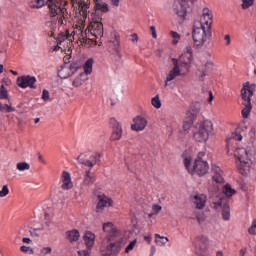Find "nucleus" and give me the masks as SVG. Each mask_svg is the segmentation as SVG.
Here are the masks:
<instances>
[{"mask_svg": "<svg viewBox=\"0 0 256 256\" xmlns=\"http://www.w3.org/2000/svg\"><path fill=\"white\" fill-rule=\"evenodd\" d=\"M38 160L40 161V163H43V165H45L47 163V161H45V159L43 158V156L41 154H38Z\"/></svg>", "mask_w": 256, "mask_h": 256, "instance_id": "obj_63", "label": "nucleus"}, {"mask_svg": "<svg viewBox=\"0 0 256 256\" xmlns=\"http://www.w3.org/2000/svg\"><path fill=\"white\" fill-rule=\"evenodd\" d=\"M97 13H109L110 7L107 0H94Z\"/></svg>", "mask_w": 256, "mask_h": 256, "instance_id": "obj_22", "label": "nucleus"}, {"mask_svg": "<svg viewBox=\"0 0 256 256\" xmlns=\"http://www.w3.org/2000/svg\"><path fill=\"white\" fill-rule=\"evenodd\" d=\"M212 181L210 183L209 190L213 193L219 191V187L225 183V178H223V170L217 164H212Z\"/></svg>", "mask_w": 256, "mask_h": 256, "instance_id": "obj_7", "label": "nucleus"}, {"mask_svg": "<svg viewBox=\"0 0 256 256\" xmlns=\"http://www.w3.org/2000/svg\"><path fill=\"white\" fill-rule=\"evenodd\" d=\"M177 61L180 63L183 69H188V72H189V69L191 68V64L193 63V55L189 56V54L182 53L179 56V58H177Z\"/></svg>", "mask_w": 256, "mask_h": 256, "instance_id": "obj_20", "label": "nucleus"}, {"mask_svg": "<svg viewBox=\"0 0 256 256\" xmlns=\"http://www.w3.org/2000/svg\"><path fill=\"white\" fill-rule=\"evenodd\" d=\"M144 241H146L149 245H151V236L149 234L145 235Z\"/></svg>", "mask_w": 256, "mask_h": 256, "instance_id": "obj_62", "label": "nucleus"}, {"mask_svg": "<svg viewBox=\"0 0 256 256\" xmlns=\"http://www.w3.org/2000/svg\"><path fill=\"white\" fill-rule=\"evenodd\" d=\"M200 129H213V122L209 119H204L199 123Z\"/></svg>", "mask_w": 256, "mask_h": 256, "instance_id": "obj_35", "label": "nucleus"}, {"mask_svg": "<svg viewBox=\"0 0 256 256\" xmlns=\"http://www.w3.org/2000/svg\"><path fill=\"white\" fill-rule=\"evenodd\" d=\"M170 37H172V45H177L181 41V34L175 31H170Z\"/></svg>", "mask_w": 256, "mask_h": 256, "instance_id": "obj_37", "label": "nucleus"}, {"mask_svg": "<svg viewBox=\"0 0 256 256\" xmlns=\"http://www.w3.org/2000/svg\"><path fill=\"white\" fill-rule=\"evenodd\" d=\"M255 5V0H241V9H243V11H249V9L251 7H253Z\"/></svg>", "mask_w": 256, "mask_h": 256, "instance_id": "obj_34", "label": "nucleus"}, {"mask_svg": "<svg viewBox=\"0 0 256 256\" xmlns=\"http://www.w3.org/2000/svg\"><path fill=\"white\" fill-rule=\"evenodd\" d=\"M20 251H22V253H27L28 255H33V248L29 246H21Z\"/></svg>", "mask_w": 256, "mask_h": 256, "instance_id": "obj_48", "label": "nucleus"}, {"mask_svg": "<svg viewBox=\"0 0 256 256\" xmlns=\"http://www.w3.org/2000/svg\"><path fill=\"white\" fill-rule=\"evenodd\" d=\"M192 219H197L199 223H203V221H205V217L203 214H199V212H194Z\"/></svg>", "mask_w": 256, "mask_h": 256, "instance_id": "obj_50", "label": "nucleus"}, {"mask_svg": "<svg viewBox=\"0 0 256 256\" xmlns=\"http://www.w3.org/2000/svg\"><path fill=\"white\" fill-rule=\"evenodd\" d=\"M150 253H151V256L155 255V253H157V248L155 246H151Z\"/></svg>", "mask_w": 256, "mask_h": 256, "instance_id": "obj_64", "label": "nucleus"}, {"mask_svg": "<svg viewBox=\"0 0 256 256\" xmlns=\"http://www.w3.org/2000/svg\"><path fill=\"white\" fill-rule=\"evenodd\" d=\"M121 137H123V130L116 129L112 132V136H111L112 141H119Z\"/></svg>", "mask_w": 256, "mask_h": 256, "instance_id": "obj_42", "label": "nucleus"}, {"mask_svg": "<svg viewBox=\"0 0 256 256\" xmlns=\"http://www.w3.org/2000/svg\"><path fill=\"white\" fill-rule=\"evenodd\" d=\"M110 123V127H112V129H121V127H123L121 125V123H119V121H117L115 118H111L109 120Z\"/></svg>", "mask_w": 256, "mask_h": 256, "instance_id": "obj_43", "label": "nucleus"}, {"mask_svg": "<svg viewBox=\"0 0 256 256\" xmlns=\"http://www.w3.org/2000/svg\"><path fill=\"white\" fill-rule=\"evenodd\" d=\"M52 251H53V249H51V247H44L40 251V256L51 255Z\"/></svg>", "mask_w": 256, "mask_h": 256, "instance_id": "obj_47", "label": "nucleus"}, {"mask_svg": "<svg viewBox=\"0 0 256 256\" xmlns=\"http://www.w3.org/2000/svg\"><path fill=\"white\" fill-rule=\"evenodd\" d=\"M130 41L133 43V45H137V43H139V35H137V33L131 34Z\"/></svg>", "mask_w": 256, "mask_h": 256, "instance_id": "obj_52", "label": "nucleus"}, {"mask_svg": "<svg viewBox=\"0 0 256 256\" xmlns=\"http://www.w3.org/2000/svg\"><path fill=\"white\" fill-rule=\"evenodd\" d=\"M86 80L87 77L85 76V74L80 73L78 76L74 78V80L72 81V85L73 87H81V85H83V83H85Z\"/></svg>", "mask_w": 256, "mask_h": 256, "instance_id": "obj_31", "label": "nucleus"}, {"mask_svg": "<svg viewBox=\"0 0 256 256\" xmlns=\"http://www.w3.org/2000/svg\"><path fill=\"white\" fill-rule=\"evenodd\" d=\"M222 217L224 221H231V209L229 204L223 205Z\"/></svg>", "mask_w": 256, "mask_h": 256, "instance_id": "obj_33", "label": "nucleus"}, {"mask_svg": "<svg viewBox=\"0 0 256 256\" xmlns=\"http://www.w3.org/2000/svg\"><path fill=\"white\" fill-rule=\"evenodd\" d=\"M66 237L70 243H75L81 237V234L79 233V230L73 229L66 232Z\"/></svg>", "mask_w": 256, "mask_h": 256, "instance_id": "obj_27", "label": "nucleus"}, {"mask_svg": "<svg viewBox=\"0 0 256 256\" xmlns=\"http://www.w3.org/2000/svg\"><path fill=\"white\" fill-rule=\"evenodd\" d=\"M172 64L173 68L166 74L164 79L165 87H171L177 77H185L188 73V69L183 68L181 63L177 61V58H172Z\"/></svg>", "mask_w": 256, "mask_h": 256, "instance_id": "obj_5", "label": "nucleus"}, {"mask_svg": "<svg viewBox=\"0 0 256 256\" xmlns=\"http://www.w3.org/2000/svg\"><path fill=\"white\" fill-rule=\"evenodd\" d=\"M102 231L106 234L105 241H114L119 237H123V232L113 222L104 223L102 225Z\"/></svg>", "mask_w": 256, "mask_h": 256, "instance_id": "obj_8", "label": "nucleus"}, {"mask_svg": "<svg viewBox=\"0 0 256 256\" xmlns=\"http://www.w3.org/2000/svg\"><path fill=\"white\" fill-rule=\"evenodd\" d=\"M125 245V237L120 236L118 238H114V240H106V244L104 245L106 249V254L108 256H117L121 253V249Z\"/></svg>", "mask_w": 256, "mask_h": 256, "instance_id": "obj_6", "label": "nucleus"}, {"mask_svg": "<svg viewBox=\"0 0 256 256\" xmlns=\"http://www.w3.org/2000/svg\"><path fill=\"white\" fill-rule=\"evenodd\" d=\"M189 8V4L183 3L181 1H176L173 5L174 13L181 19H185L187 17V9Z\"/></svg>", "mask_w": 256, "mask_h": 256, "instance_id": "obj_17", "label": "nucleus"}, {"mask_svg": "<svg viewBox=\"0 0 256 256\" xmlns=\"http://www.w3.org/2000/svg\"><path fill=\"white\" fill-rule=\"evenodd\" d=\"M0 99H9V94L4 85H1L0 87Z\"/></svg>", "mask_w": 256, "mask_h": 256, "instance_id": "obj_45", "label": "nucleus"}, {"mask_svg": "<svg viewBox=\"0 0 256 256\" xmlns=\"http://www.w3.org/2000/svg\"><path fill=\"white\" fill-rule=\"evenodd\" d=\"M51 0H33L29 3L30 9H41V7H45Z\"/></svg>", "mask_w": 256, "mask_h": 256, "instance_id": "obj_29", "label": "nucleus"}, {"mask_svg": "<svg viewBox=\"0 0 256 256\" xmlns=\"http://www.w3.org/2000/svg\"><path fill=\"white\" fill-rule=\"evenodd\" d=\"M97 179L95 178V174L91 173V171H86V174L84 175L83 185L85 187H91L93 183H95Z\"/></svg>", "mask_w": 256, "mask_h": 256, "instance_id": "obj_26", "label": "nucleus"}, {"mask_svg": "<svg viewBox=\"0 0 256 256\" xmlns=\"http://www.w3.org/2000/svg\"><path fill=\"white\" fill-rule=\"evenodd\" d=\"M95 239H97V236H95V233L92 231L84 232L83 241L87 247V251L91 252V249H93V246L95 245Z\"/></svg>", "mask_w": 256, "mask_h": 256, "instance_id": "obj_18", "label": "nucleus"}, {"mask_svg": "<svg viewBox=\"0 0 256 256\" xmlns=\"http://www.w3.org/2000/svg\"><path fill=\"white\" fill-rule=\"evenodd\" d=\"M62 189L63 191H69V189H73V181L71 180V173L67 171L62 172Z\"/></svg>", "mask_w": 256, "mask_h": 256, "instance_id": "obj_19", "label": "nucleus"}, {"mask_svg": "<svg viewBox=\"0 0 256 256\" xmlns=\"http://www.w3.org/2000/svg\"><path fill=\"white\" fill-rule=\"evenodd\" d=\"M234 157L237 159V167L241 175L247 176L251 173V167H253V161L249 156V152L245 148H238L234 152Z\"/></svg>", "mask_w": 256, "mask_h": 256, "instance_id": "obj_4", "label": "nucleus"}, {"mask_svg": "<svg viewBox=\"0 0 256 256\" xmlns=\"http://www.w3.org/2000/svg\"><path fill=\"white\" fill-rule=\"evenodd\" d=\"M161 209H163V207H161V205L159 204L152 205V210L154 211V213H160Z\"/></svg>", "mask_w": 256, "mask_h": 256, "instance_id": "obj_55", "label": "nucleus"}, {"mask_svg": "<svg viewBox=\"0 0 256 256\" xmlns=\"http://www.w3.org/2000/svg\"><path fill=\"white\" fill-rule=\"evenodd\" d=\"M73 39L81 41L87 37V31H85V20L80 19L78 23L74 25V31L71 33Z\"/></svg>", "mask_w": 256, "mask_h": 256, "instance_id": "obj_15", "label": "nucleus"}, {"mask_svg": "<svg viewBox=\"0 0 256 256\" xmlns=\"http://www.w3.org/2000/svg\"><path fill=\"white\" fill-rule=\"evenodd\" d=\"M205 67H207V69H213V67H215V64L211 61L206 62Z\"/></svg>", "mask_w": 256, "mask_h": 256, "instance_id": "obj_60", "label": "nucleus"}, {"mask_svg": "<svg viewBox=\"0 0 256 256\" xmlns=\"http://www.w3.org/2000/svg\"><path fill=\"white\" fill-rule=\"evenodd\" d=\"M110 3L112 5V7L117 9V7H119V5L121 4V0H110Z\"/></svg>", "mask_w": 256, "mask_h": 256, "instance_id": "obj_58", "label": "nucleus"}, {"mask_svg": "<svg viewBox=\"0 0 256 256\" xmlns=\"http://www.w3.org/2000/svg\"><path fill=\"white\" fill-rule=\"evenodd\" d=\"M224 41H225L226 47H229V45H231V35L226 34V35L224 36Z\"/></svg>", "mask_w": 256, "mask_h": 256, "instance_id": "obj_57", "label": "nucleus"}, {"mask_svg": "<svg viewBox=\"0 0 256 256\" xmlns=\"http://www.w3.org/2000/svg\"><path fill=\"white\" fill-rule=\"evenodd\" d=\"M86 31L96 38L103 37V24L99 22L98 16H92L91 22Z\"/></svg>", "mask_w": 256, "mask_h": 256, "instance_id": "obj_10", "label": "nucleus"}, {"mask_svg": "<svg viewBox=\"0 0 256 256\" xmlns=\"http://www.w3.org/2000/svg\"><path fill=\"white\" fill-rule=\"evenodd\" d=\"M67 39H69L67 35H65V34H63V33H60V34L58 35V37H57V43H58V45H61V44L65 43V41H67Z\"/></svg>", "mask_w": 256, "mask_h": 256, "instance_id": "obj_46", "label": "nucleus"}, {"mask_svg": "<svg viewBox=\"0 0 256 256\" xmlns=\"http://www.w3.org/2000/svg\"><path fill=\"white\" fill-rule=\"evenodd\" d=\"M79 256H91V251L90 250H80L78 251Z\"/></svg>", "mask_w": 256, "mask_h": 256, "instance_id": "obj_56", "label": "nucleus"}, {"mask_svg": "<svg viewBox=\"0 0 256 256\" xmlns=\"http://www.w3.org/2000/svg\"><path fill=\"white\" fill-rule=\"evenodd\" d=\"M169 241L168 237L161 236V234H154V243L157 245V247H165Z\"/></svg>", "mask_w": 256, "mask_h": 256, "instance_id": "obj_28", "label": "nucleus"}, {"mask_svg": "<svg viewBox=\"0 0 256 256\" xmlns=\"http://www.w3.org/2000/svg\"><path fill=\"white\" fill-rule=\"evenodd\" d=\"M79 7L82 9V12L85 13L87 9H89V5L91 3L90 0H77Z\"/></svg>", "mask_w": 256, "mask_h": 256, "instance_id": "obj_39", "label": "nucleus"}, {"mask_svg": "<svg viewBox=\"0 0 256 256\" xmlns=\"http://www.w3.org/2000/svg\"><path fill=\"white\" fill-rule=\"evenodd\" d=\"M7 195H9V187L4 185L0 190V197H7Z\"/></svg>", "mask_w": 256, "mask_h": 256, "instance_id": "obj_49", "label": "nucleus"}, {"mask_svg": "<svg viewBox=\"0 0 256 256\" xmlns=\"http://www.w3.org/2000/svg\"><path fill=\"white\" fill-rule=\"evenodd\" d=\"M42 99H43V101H49L50 96H49V91L48 90H45V89L43 90Z\"/></svg>", "mask_w": 256, "mask_h": 256, "instance_id": "obj_53", "label": "nucleus"}, {"mask_svg": "<svg viewBox=\"0 0 256 256\" xmlns=\"http://www.w3.org/2000/svg\"><path fill=\"white\" fill-rule=\"evenodd\" d=\"M193 122V116L186 117L183 122V129H191V127H193Z\"/></svg>", "mask_w": 256, "mask_h": 256, "instance_id": "obj_40", "label": "nucleus"}, {"mask_svg": "<svg viewBox=\"0 0 256 256\" xmlns=\"http://www.w3.org/2000/svg\"><path fill=\"white\" fill-rule=\"evenodd\" d=\"M200 81H203L205 77H207V71H203L201 74H198Z\"/></svg>", "mask_w": 256, "mask_h": 256, "instance_id": "obj_61", "label": "nucleus"}, {"mask_svg": "<svg viewBox=\"0 0 256 256\" xmlns=\"http://www.w3.org/2000/svg\"><path fill=\"white\" fill-rule=\"evenodd\" d=\"M49 9L51 17L56 18L58 25H64L65 22H63V19L67 17V15H65V8H61L57 6V4H50Z\"/></svg>", "mask_w": 256, "mask_h": 256, "instance_id": "obj_12", "label": "nucleus"}, {"mask_svg": "<svg viewBox=\"0 0 256 256\" xmlns=\"http://www.w3.org/2000/svg\"><path fill=\"white\" fill-rule=\"evenodd\" d=\"M0 111H6L7 113H13L15 112V107H12V104H2L0 102Z\"/></svg>", "mask_w": 256, "mask_h": 256, "instance_id": "obj_41", "label": "nucleus"}, {"mask_svg": "<svg viewBox=\"0 0 256 256\" xmlns=\"http://www.w3.org/2000/svg\"><path fill=\"white\" fill-rule=\"evenodd\" d=\"M182 157L184 167L187 169L190 175H195V173H197V175L200 177L207 175L209 171V163H207V161L201 160V158H197L194 163H192L193 158L191 156L183 154Z\"/></svg>", "mask_w": 256, "mask_h": 256, "instance_id": "obj_2", "label": "nucleus"}, {"mask_svg": "<svg viewBox=\"0 0 256 256\" xmlns=\"http://www.w3.org/2000/svg\"><path fill=\"white\" fill-rule=\"evenodd\" d=\"M194 139H196L199 143H206V141L209 139V130L196 129L194 131Z\"/></svg>", "mask_w": 256, "mask_h": 256, "instance_id": "obj_21", "label": "nucleus"}, {"mask_svg": "<svg viewBox=\"0 0 256 256\" xmlns=\"http://www.w3.org/2000/svg\"><path fill=\"white\" fill-rule=\"evenodd\" d=\"M213 25V12L207 7L202 9L199 19L193 24L192 41L195 49H203L207 47L213 37L211 26Z\"/></svg>", "mask_w": 256, "mask_h": 256, "instance_id": "obj_1", "label": "nucleus"}, {"mask_svg": "<svg viewBox=\"0 0 256 256\" xmlns=\"http://www.w3.org/2000/svg\"><path fill=\"white\" fill-rule=\"evenodd\" d=\"M16 168L18 171H29L31 169V165L27 162H18L16 164Z\"/></svg>", "mask_w": 256, "mask_h": 256, "instance_id": "obj_38", "label": "nucleus"}, {"mask_svg": "<svg viewBox=\"0 0 256 256\" xmlns=\"http://www.w3.org/2000/svg\"><path fill=\"white\" fill-rule=\"evenodd\" d=\"M135 245H137V239H134L132 242L128 244V246L125 248V253H131V251L135 249Z\"/></svg>", "mask_w": 256, "mask_h": 256, "instance_id": "obj_44", "label": "nucleus"}, {"mask_svg": "<svg viewBox=\"0 0 256 256\" xmlns=\"http://www.w3.org/2000/svg\"><path fill=\"white\" fill-rule=\"evenodd\" d=\"M112 46L113 49H110V53H112V55H117L119 57H121V52L119 50V47H121V39L119 38V34L115 33L114 34V40L112 41Z\"/></svg>", "mask_w": 256, "mask_h": 256, "instance_id": "obj_25", "label": "nucleus"}, {"mask_svg": "<svg viewBox=\"0 0 256 256\" xmlns=\"http://www.w3.org/2000/svg\"><path fill=\"white\" fill-rule=\"evenodd\" d=\"M93 63H95V60L93 58L88 59L84 64V75H91L93 73Z\"/></svg>", "mask_w": 256, "mask_h": 256, "instance_id": "obj_30", "label": "nucleus"}, {"mask_svg": "<svg viewBox=\"0 0 256 256\" xmlns=\"http://www.w3.org/2000/svg\"><path fill=\"white\" fill-rule=\"evenodd\" d=\"M255 89L256 85L255 84H250L249 82H245L242 85L241 89V95L243 99L242 105H244V108L241 111V115L243 119H247L249 115H251V110L253 109V106L251 105V98L253 95H255Z\"/></svg>", "mask_w": 256, "mask_h": 256, "instance_id": "obj_3", "label": "nucleus"}, {"mask_svg": "<svg viewBox=\"0 0 256 256\" xmlns=\"http://www.w3.org/2000/svg\"><path fill=\"white\" fill-rule=\"evenodd\" d=\"M222 191H223V194L228 198L233 197V195L237 193V191L231 186V184L224 185Z\"/></svg>", "mask_w": 256, "mask_h": 256, "instance_id": "obj_32", "label": "nucleus"}, {"mask_svg": "<svg viewBox=\"0 0 256 256\" xmlns=\"http://www.w3.org/2000/svg\"><path fill=\"white\" fill-rule=\"evenodd\" d=\"M191 201L196 209H205V205H207V196L203 193H196L191 196Z\"/></svg>", "mask_w": 256, "mask_h": 256, "instance_id": "obj_16", "label": "nucleus"}, {"mask_svg": "<svg viewBox=\"0 0 256 256\" xmlns=\"http://www.w3.org/2000/svg\"><path fill=\"white\" fill-rule=\"evenodd\" d=\"M221 205H222L221 200H217V201L212 202V207L214 209H219V207H221Z\"/></svg>", "mask_w": 256, "mask_h": 256, "instance_id": "obj_59", "label": "nucleus"}, {"mask_svg": "<svg viewBox=\"0 0 256 256\" xmlns=\"http://www.w3.org/2000/svg\"><path fill=\"white\" fill-rule=\"evenodd\" d=\"M245 132L243 130H234L227 136L226 143L229 145L231 141H243V134Z\"/></svg>", "mask_w": 256, "mask_h": 256, "instance_id": "obj_24", "label": "nucleus"}, {"mask_svg": "<svg viewBox=\"0 0 256 256\" xmlns=\"http://www.w3.org/2000/svg\"><path fill=\"white\" fill-rule=\"evenodd\" d=\"M150 32L152 39H157V28H155V26H150Z\"/></svg>", "mask_w": 256, "mask_h": 256, "instance_id": "obj_54", "label": "nucleus"}, {"mask_svg": "<svg viewBox=\"0 0 256 256\" xmlns=\"http://www.w3.org/2000/svg\"><path fill=\"white\" fill-rule=\"evenodd\" d=\"M37 82V78L30 75H24L17 79L16 83L18 87L21 89H27V87H30V89H36L37 86H35V83Z\"/></svg>", "mask_w": 256, "mask_h": 256, "instance_id": "obj_14", "label": "nucleus"}, {"mask_svg": "<svg viewBox=\"0 0 256 256\" xmlns=\"http://www.w3.org/2000/svg\"><path fill=\"white\" fill-rule=\"evenodd\" d=\"M182 53L191 57V55H193V47H191V45H187Z\"/></svg>", "mask_w": 256, "mask_h": 256, "instance_id": "obj_51", "label": "nucleus"}, {"mask_svg": "<svg viewBox=\"0 0 256 256\" xmlns=\"http://www.w3.org/2000/svg\"><path fill=\"white\" fill-rule=\"evenodd\" d=\"M151 105L154 107V109H161L162 104H161V98L159 97V94H157L151 99Z\"/></svg>", "mask_w": 256, "mask_h": 256, "instance_id": "obj_36", "label": "nucleus"}, {"mask_svg": "<svg viewBox=\"0 0 256 256\" xmlns=\"http://www.w3.org/2000/svg\"><path fill=\"white\" fill-rule=\"evenodd\" d=\"M77 71H79V63L77 62L65 63L58 70V77H60V79H68V77H71V75H75Z\"/></svg>", "mask_w": 256, "mask_h": 256, "instance_id": "obj_9", "label": "nucleus"}, {"mask_svg": "<svg viewBox=\"0 0 256 256\" xmlns=\"http://www.w3.org/2000/svg\"><path fill=\"white\" fill-rule=\"evenodd\" d=\"M98 202L96 205V211L97 213H103L107 207H113V198L109 197L105 194H100L97 196Z\"/></svg>", "mask_w": 256, "mask_h": 256, "instance_id": "obj_11", "label": "nucleus"}, {"mask_svg": "<svg viewBox=\"0 0 256 256\" xmlns=\"http://www.w3.org/2000/svg\"><path fill=\"white\" fill-rule=\"evenodd\" d=\"M97 159H99V155L91 152L80 154L78 156V162H80L81 165H85V167H94L97 163Z\"/></svg>", "mask_w": 256, "mask_h": 256, "instance_id": "obj_13", "label": "nucleus"}, {"mask_svg": "<svg viewBox=\"0 0 256 256\" xmlns=\"http://www.w3.org/2000/svg\"><path fill=\"white\" fill-rule=\"evenodd\" d=\"M147 119L143 116H136L133 118V124H131V129H145L147 127Z\"/></svg>", "mask_w": 256, "mask_h": 256, "instance_id": "obj_23", "label": "nucleus"}]
</instances>
